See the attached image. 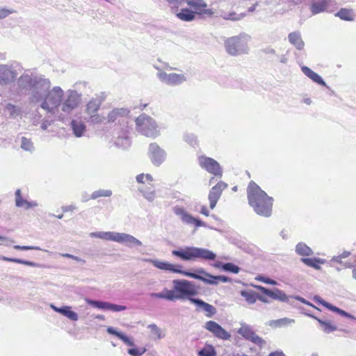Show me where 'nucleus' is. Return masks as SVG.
Returning a JSON list of instances; mask_svg holds the SVG:
<instances>
[{
    "instance_id": "obj_11",
    "label": "nucleus",
    "mask_w": 356,
    "mask_h": 356,
    "mask_svg": "<svg viewBox=\"0 0 356 356\" xmlns=\"http://www.w3.org/2000/svg\"><path fill=\"white\" fill-rule=\"evenodd\" d=\"M147 155L154 165L159 166L165 160L167 154L156 143H151L148 147Z\"/></svg>"
},
{
    "instance_id": "obj_2",
    "label": "nucleus",
    "mask_w": 356,
    "mask_h": 356,
    "mask_svg": "<svg viewBox=\"0 0 356 356\" xmlns=\"http://www.w3.org/2000/svg\"><path fill=\"white\" fill-rule=\"evenodd\" d=\"M247 193L248 203L257 214L264 217L271 216L273 203V197L268 196L254 181L250 182Z\"/></svg>"
},
{
    "instance_id": "obj_7",
    "label": "nucleus",
    "mask_w": 356,
    "mask_h": 356,
    "mask_svg": "<svg viewBox=\"0 0 356 356\" xmlns=\"http://www.w3.org/2000/svg\"><path fill=\"white\" fill-rule=\"evenodd\" d=\"M249 36L246 34H240L228 38L225 46L227 53L232 56H237L248 52V41Z\"/></svg>"
},
{
    "instance_id": "obj_17",
    "label": "nucleus",
    "mask_w": 356,
    "mask_h": 356,
    "mask_svg": "<svg viewBox=\"0 0 356 356\" xmlns=\"http://www.w3.org/2000/svg\"><path fill=\"white\" fill-rule=\"evenodd\" d=\"M106 94L100 92L92 97L86 104V113L88 115L95 113L98 111L101 104L106 100Z\"/></svg>"
},
{
    "instance_id": "obj_64",
    "label": "nucleus",
    "mask_w": 356,
    "mask_h": 356,
    "mask_svg": "<svg viewBox=\"0 0 356 356\" xmlns=\"http://www.w3.org/2000/svg\"><path fill=\"white\" fill-rule=\"evenodd\" d=\"M268 356H286L282 351H275L269 354Z\"/></svg>"
},
{
    "instance_id": "obj_31",
    "label": "nucleus",
    "mask_w": 356,
    "mask_h": 356,
    "mask_svg": "<svg viewBox=\"0 0 356 356\" xmlns=\"http://www.w3.org/2000/svg\"><path fill=\"white\" fill-rule=\"evenodd\" d=\"M294 319L282 318L277 320H272L268 323V325L272 327H281L293 323Z\"/></svg>"
},
{
    "instance_id": "obj_24",
    "label": "nucleus",
    "mask_w": 356,
    "mask_h": 356,
    "mask_svg": "<svg viewBox=\"0 0 356 356\" xmlns=\"http://www.w3.org/2000/svg\"><path fill=\"white\" fill-rule=\"evenodd\" d=\"M301 70L304 74L309 77V79H311L314 82L323 86H327L325 82L321 77V76H319L317 73L312 71L308 67L302 66Z\"/></svg>"
},
{
    "instance_id": "obj_62",
    "label": "nucleus",
    "mask_w": 356,
    "mask_h": 356,
    "mask_svg": "<svg viewBox=\"0 0 356 356\" xmlns=\"http://www.w3.org/2000/svg\"><path fill=\"white\" fill-rule=\"evenodd\" d=\"M325 304H326V305H325V307L326 308L329 309L330 310H331V311H332V312H336V313H337V312H339V308H338V307H335V306H334V305H331V304H330V303H329V302H327V303H325Z\"/></svg>"
},
{
    "instance_id": "obj_1",
    "label": "nucleus",
    "mask_w": 356,
    "mask_h": 356,
    "mask_svg": "<svg viewBox=\"0 0 356 356\" xmlns=\"http://www.w3.org/2000/svg\"><path fill=\"white\" fill-rule=\"evenodd\" d=\"M18 86L29 91L31 103L60 119L70 115L81 102V94L75 90H68L65 94L60 86L50 89L51 81L42 74L24 73L18 79Z\"/></svg>"
},
{
    "instance_id": "obj_60",
    "label": "nucleus",
    "mask_w": 356,
    "mask_h": 356,
    "mask_svg": "<svg viewBox=\"0 0 356 356\" xmlns=\"http://www.w3.org/2000/svg\"><path fill=\"white\" fill-rule=\"evenodd\" d=\"M76 206L72 205V204L64 206L62 207V210L63 212L73 211L74 210H76Z\"/></svg>"
},
{
    "instance_id": "obj_42",
    "label": "nucleus",
    "mask_w": 356,
    "mask_h": 356,
    "mask_svg": "<svg viewBox=\"0 0 356 356\" xmlns=\"http://www.w3.org/2000/svg\"><path fill=\"white\" fill-rule=\"evenodd\" d=\"M151 334L154 339H160L164 337L161 329L156 324H150L147 326Z\"/></svg>"
},
{
    "instance_id": "obj_23",
    "label": "nucleus",
    "mask_w": 356,
    "mask_h": 356,
    "mask_svg": "<svg viewBox=\"0 0 356 356\" xmlns=\"http://www.w3.org/2000/svg\"><path fill=\"white\" fill-rule=\"evenodd\" d=\"M129 110L124 108H115L110 111L107 115V120L108 122H113L120 118L128 115Z\"/></svg>"
},
{
    "instance_id": "obj_41",
    "label": "nucleus",
    "mask_w": 356,
    "mask_h": 356,
    "mask_svg": "<svg viewBox=\"0 0 356 356\" xmlns=\"http://www.w3.org/2000/svg\"><path fill=\"white\" fill-rule=\"evenodd\" d=\"M290 298H292V296H288L284 291L278 289H274V293L272 296L273 299L278 300L284 302H288L289 301Z\"/></svg>"
},
{
    "instance_id": "obj_32",
    "label": "nucleus",
    "mask_w": 356,
    "mask_h": 356,
    "mask_svg": "<svg viewBox=\"0 0 356 356\" xmlns=\"http://www.w3.org/2000/svg\"><path fill=\"white\" fill-rule=\"evenodd\" d=\"M1 259L3 261L15 262V263L21 264H24V265L31 266V267H40L41 266V265L38 263L29 261H26V260H23V259H20L10 258V257H4V256L1 257Z\"/></svg>"
},
{
    "instance_id": "obj_56",
    "label": "nucleus",
    "mask_w": 356,
    "mask_h": 356,
    "mask_svg": "<svg viewBox=\"0 0 356 356\" xmlns=\"http://www.w3.org/2000/svg\"><path fill=\"white\" fill-rule=\"evenodd\" d=\"M120 339H121L124 343L129 346H133L134 345L133 341L127 335L124 334L123 333L121 334V335L119 337Z\"/></svg>"
},
{
    "instance_id": "obj_61",
    "label": "nucleus",
    "mask_w": 356,
    "mask_h": 356,
    "mask_svg": "<svg viewBox=\"0 0 356 356\" xmlns=\"http://www.w3.org/2000/svg\"><path fill=\"white\" fill-rule=\"evenodd\" d=\"M337 314H340L342 316H346V317H348L351 319H355V317L353 315L347 313L346 311L341 309H339V312H337Z\"/></svg>"
},
{
    "instance_id": "obj_30",
    "label": "nucleus",
    "mask_w": 356,
    "mask_h": 356,
    "mask_svg": "<svg viewBox=\"0 0 356 356\" xmlns=\"http://www.w3.org/2000/svg\"><path fill=\"white\" fill-rule=\"evenodd\" d=\"M177 17L182 21L191 22L195 19V12L188 8H183L177 13Z\"/></svg>"
},
{
    "instance_id": "obj_47",
    "label": "nucleus",
    "mask_w": 356,
    "mask_h": 356,
    "mask_svg": "<svg viewBox=\"0 0 356 356\" xmlns=\"http://www.w3.org/2000/svg\"><path fill=\"white\" fill-rule=\"evenodd\" d=\"M90 118L88 119V122L92 124H102L105 118L99 114H97V113L89 115Z\"/></svg>"
},
{
    "instance_id": "obj_10",
    "label": "nucleus",
    "mask_w": 356,
    "mask_h": 356,
    "mask_svg": "<svg viewBox=\"0 0 356 356\" xmlns=\"http://www.w3.org/2000/svg\"><path fill=\"white\" fill-rule=\"evenodd\" d=\"M200 166L213 175L214 176L221 177L222 175V170L220 164L213 159L206 156H200L198 157Z\"/></svg>"
},
{
    "instance_id": "obj_28",
    "label": "nucleus",
    "mask_w": 356,
    "mask_h": 356,
    "mask_svg": "<svg viewBox=\"0 0 356 356\" xmlns=\"http://www.w3.org/2000/svg\"><path fill=\"white\" fill-rule=\"evenodd\" d=\"M301 261L304 263L305 265L312 267L316 270H320V264H323L325 263V261L323 259L316 257L302 258Z\"/></svg>"
},
{
    "instance_id": "obj_63",
    "label": "nucleus",
    "mask_w": 356,
    "mask_h": 356,
    "mask_svg": "<svg viewBox=\"0 0 356 356\" xmlns=\"http://www.w3.org/2000/svg\"><path fill=\"white\" fill-rule=\"evenodd\" d=\"M50 307L51 309H53L55 312H58L59 314H63V311L65 309V306H63L62 307H56L55 305H54L52 304L50 305Z\"/></svg>"
},
{
    "instance_id": "obj_50",
    "label": "nucleus",
    "mask_w": 356,
    "mask_h": 356,
    "mask_svg": "<svg viewBox=\"0 0 356 356\" xmlns=\"http://www.w3.org/2000/svg\"><path fill=\"white\" fill-rule=\"evenodd\" d=\"M128 353L131 356H140L146 352L145 348H133L128 350Z\"/></svg>"
},
{
    "instance_id": "obj_29",
    "label": "nucleus",
    "mask_w": 356,
    "mask_h": 356,
    "mask_svg": "<svg viewBox=\"0 0 356 356\" xmlns=\"http://www.w3.org/2000/svg\"><path fill=\"white\" fill-rule=\"evenodd\" d=\"M296 252L302 257H307L313 254L314 252L311 248L305 243H298L296 246Z\"/></svg>"
},
{
    "instance_id": "obj_38",
    "label": "nucleus",
    "mask_w": 356,
    "mask_h": 356,
    "mask_svg": "<svg viewBox=\"0 0 356 356\" xmlns=\"http://www.w3.org/2000/svg\"><path fill=\"white\" fill-rule=\"evenodd\" d=\"M150 296L153 298H163L168 300L173 301L175 298L172 295V292L169 289H164L161 293H152Z\"/></svg>"
},
{
    "instance_id": "obj_6",
    "label": "nucleus",
    "mask_w": 356,
    "mask_h": 356,
    "mask_svg": "<svg viewBox=\"0 0 356 356\" xmlns=\"http://www.w3.org/2000/svg\"><path fill=\"white\" fill-rule=\"evenodd\" d=\"M173 289L170 290L175 300L188 298L197 294V290L193 282L186 280H174Z\"/></svg>"
},
{
    "instance_id": "obj_44",
    "label": "nucleus",
    "mask_w": 356,
    "mask_h": 356,
    "mask_svg": "<svg viewBox=\"0 0 356 356\" xmlns=\"http://www.w3.org/2000/svg\"><path fill=\"white\" fill-rule=\"evenodd\" d=\"M20 147L24 150L30 152H32L34 150L33 143L30 139L26 138V137L22 138Z\"/></svg>"
},
{
    "instance_id": "obj_15",
    "label": "nucleus",
    "mask_w": 356,
    "mask_h": 356,
    "mask_svg": "<svg viewBox=\"0 0 356 356\" xmlns=\"http://www.w3.org/2000/svg\"><path fill=\"white\" fill-rule=\"evenodd\" d=\"M200 275L199 280L204 282L206 284L217 285L220 282L227 283L230 281L228 277L225 275H212L207 273L203 268H199L196 270Z\"/></svg>"
},
{
    "instance_id": "obj_51",
    "label": "nucleus",
    "mask_w": 356,
    "mask_h": 356,
    "mask_svg": "<svg viewBox=\"0 0 356 356\" xmlns=\"http://www.w3.org/2000/svg\"><path fill=\"white\" fill-rule=\"evenodd\" d=\"M16 11L13 9H8L6 8L0 7V19H4L9 15L15 13Z\"/></svg>"
},
{
    "instance_id": "obj_12",
    "label": "nucleus",
    "mask_w": 356,
    "mask_h": 356,
    "mask_svg": "<svg viewBox=\"0 0 356 356\" xmlns=\"http://www.w3.org/2000/svg\"><path fill=\"white\" fill-rule=\"evenodd\" d=\"M237 332L245 339L250 341L260 347H263L266 344L265 340L259 337L250 325L245 323H241V327L238 330Z\"/></svg>"
},
{
    "instance_id": "obj_4",
    "label": "nucleus",
    "mask_w": 356,
    "mask_h": 356,
    "mask_svg": "<svg viewBox=\"0 0 356 356\" xmlns=\"http://www.w3.org/2000/svg\"><path fill=\"white\" fill-rule=\"evenodd\" d=\"M172 254L184 261H194L197 259L212 261L216 258V254L213 251L194 246H186L184 248L173 250Z\"/></svg>"
},
{
    "instance_id": "obj_49",
    "label": "nucleus",
    "mask_w": 356,
    "mask_h": 356,
    "mask_svg": "<svg viewBox=\"0 0 356 356\" xmlns=\"http://www.w3.org/2000/svg\"><path fill=\"white\" fill-rule=\"evenodd\" d=\"M184 140L191 146L195 147L197 145V138L193 134H186L184 136Z\"/></svg>"
},
{
    "instance_id": "obj_53",
    "label": "nucleus",
    "mask_w": 356,
    "mask_h": 356,
    "mask_svg": "<svg viewBox=\"0 0 356 356\" xmlns=\"http://www.w3.org/2000/svg\"><path fill=\"white\" fill-rule=\"evenodd\" d=\"M29 201L24 200L23 198H18V200H15V204L17 207H24L26 209H28Z\"/></svg>"
},
{
    "instance_id": "obj_55",
    "label": "nucleus",
    "mask_w": 356,
    "mask_h": 356,
    "mask_svg": "<svg viewBox=\"0 0 356 356\" xmlns=\"http://www.w3.org/2000/svg\"><path fill=\"white\" fill-rule=\"evenodd\" d=\"M127 309V307L124 305H119L111 303L110 310L115 312L124 311Z\"/></svg>"
},
{
    "instance_id": "obj_36",
    "label": "nucleus",
    "mask_w": 356,
    "mask_h": 356,
    "mask_svg": "<svg viewBox=\"0 0 356 356\" xmlns=\"http://www.w3.org/2000/svg\"><path fill=\"white\" fill-rule=\"evenodd\" d=\"M86 302L97 309H104V310H110L111 303L108 302L104 301H98V300H92L89 299H86Z\"/></svg>"
},
{
    "instance_id": "obj_9",
    "label": "nucleus",
    "mask_w": 356,
    "mask_h": 356,
    "mask_svg": "<svg viewBox=\"0 0 356 356\" xmlns=\"http://www.w3.org/2000/svg\"><path fill=\"white\" fill-rule=\"evenodd\" d=\"M154 67L157 70L156 76L161 82L168 86H175L180 85L186 81V78L182 74L165 72L161 67L154 65Z\"/></svg>"
},
{
    "instance_id": "obj_33",
    "label": "nucleus",
    "mask_w": 356,
    "mask_h": 356,
    "mask_svg": "<svg viewBox=\"0 0 356 356\" xmlns=\"http://www.w3.org/2000/svg\"><path fill=\"white\" fill-rule=\"evenodd\" d=\"M335 15L346 21H353L354 19L353 11L351 9L341 8Z\"/></svg>"
},
{
    "instance_id": "obj_54",
    "label": "nucleus",
    "mask_w": 356,
    "mask_h": 356,
    "mask_svg": "<svg viewBox=\"0 0 356 356\" xmlns=\"http://www.w3.org/2000/svg\"><path fill=\"white\" fill-rule=\"evenodd\" d=\"M62 257H66V258H70L71 259H74L78 262H80L81 264H85L86 263V261L79 257H76V256H74V255H72L71 254H69V253H64V254H61Z\"/></svg>"
},
{
    "instance_id": "obj_20",
    "label": "nucleus",
    "mask_w": 356,
    "mask_h": 356,
    "mask_svg": "<svg viewBox=\"0 0 356 356\" xmlns=\"http://www.w3.org/2000/svg\"><path fill=\"white\" fill-rule=\"evenodd\" d=\"M191 302L195 304L198 309H200L207 313V316L211 318L216 314V309L211 305L203 301L199 298H190Z\"/></svg>"
},
{
    "instance_id": "obj_25",
    "label": "nucleus",
    "mask_w": 356,
    "mask_h": 356,
    "mask_svg": "<svg viewBox=\"0 0 356 356\" xmlns=\"http://www.w3.org/2000/svg\"><path fill=\"white\" fill-rule=\"evenodd\" d=\"M307 315L316 319L319 323L323 331L327 334L332 332L337 329V326L329 320H323L309 314H307Z\"/></svg>"
},
{
    "instance_id": "obj_16",
    "label": "nucleus",
    "mask_w": 356,
    "mask_h": 356,
    "mask_svg": "<svg viewBox=\"0 0 356 356\" xmlns=\"http://www.w3.org/2000/svg\"><path fill=\"white\" fill-rule=\"evenodd\" d=\"M227 187V184L223 181H219L216 186L211 188L209 193V206L213 209L221 196L222 192Z\"/></svg>"
},
{
    "instance_id": "obj_58",
    "label": "nucleus",
    "mask_w": 356,
    "mask_h": 356,
    "mask_svg": "<svg viewBox=\"0 0 356 356\" xmlns=\"http://www.w3.org/2000/svg\"><path fill=\"white\" fill-rule=\"evenodd\" d=\"M107 332L110 334H113V335L118 337V338L120 337V336L122 334V332H118L116 329H115L113 327H108L107 328Z\"/></svg>"
},
{
    "instance_id": "obj_5",
    "label": "nucleus",
    "mask_w": 356,
    "mask_h": 356,
    "mask_svg": "<svg viewBox=\"0 0 356 356\" xmlns=\"http://www.w3.org/2000/svg\"><path fill=\"white\" fill-rule=\"evenodd\" d=\"M136 131L140 134L151 138H156L160 136V131L156 122L147 114H141L136 120Z\"/></svg>"
},
{
    "instance_id": "obj_48",
    "label": "nucleus",
    "mask_w": 356,
    "mask_h": 356,
    "mask_svg": "<svg viewBox=\"0 0 356 356\" xmlns=\"http://www.w3.org/2000/svg\"><path fill=\"white\" fill-rule=\"evenodd\" d=\"M245 15L244 13L237 14V13L233 12V13H229L228 14H225L223 15V18L225 19H229V20H232V21H238V20L242 19L245 17Z\"/></svg>"
},
{
    "instance_id": "obj_13",
    "label": "nucleus",
    "mask_w": 356,
    "mask_h": 356,
    "mask_svg": "<svg viewBox=\"0 0 356 356\" xmlns=\"http://www.w3.org/2000/svg\"><path fill=\"white\" fill-rule=\"evenodd\" d=\"M174 213L176 216H179L182 222L190 225H194L196 229L200 227H207V224L205 222L199 218L192 216L181 207H175Z\"/></svg>"
},
{
    "instance_id": "obj_22",
    "label": "nucleus",
    "mask_w": 356,
    "mask_h": 356,
    "mask_svg": "<svg viewBox=\"0 0 356 356\" xmlns=\"http://www.w3.org/2000/svg\"><path fill=\"white\" fill-rule=\"evenodd\" d=\"M70 127L72 130L74 135L80 138L84 135L86 131V126L83 122L78 120H73L70 122Z\"/></svg>"
},
{
    "instance_id": "obj_34",
    "label": "nucleus",
    "mask_w": 356,
    "mask_h": 356,
    "mask_svg": "<svg viewBox=\"0 0 356 356\" xmlns=\"http://www.w3.org/2000/svg\"><path fill=\"white\" fill-rule=\"evenodd\" d=\"M4 111L11 118H15L21 113V108L19 106L10 103L6 105Z\"/></svg>"
},
{
    "instance_id": "obj_43",
    "label": "nucleus",
    "mask_w": 356,
    "mask_h": 356,
    "mask_svg": "<svg viewBox=\"0 0 356 356\" xmlns=\"http://www.w3.org/2000/svg\"><path fill=\"white\" fill-rule=\"evenodd\" d=\"M138 191L147 201L153 202L154 200L156 197L154 190L145 189L140 187L138 188Z\"/></svg>"
},
{
    "instance_id": "obj_14",
    "label": "nucleus",
    "mask_w": 356,
    "mask_h": 356,
    "mask_svg": "<svg viewBox=\"0 0 356 356\" xmlns=\"http://www.w3.org/2000/svg\"><path fill=\"white\" fill-rule=\"evenodd\" d=\"M204 327L219 339L227 341L231 338V334L216 321H209L206 322Z\"/></svg>"
},
{
    "instance_id": "obj_40",
    "label": "nucleus",
    "mask_w": 356,
    "mask_h": 356,
    "mask_svg": "<svg viewBox=\"0 0 356 356\" xmlns=\"http://www.w3.org/2000/svg\"><path fill=\"white\" fill-rule=\"evenodd\" d=\"M113 194V192L111 190L109 189H99L95 191H94L91 195L90 199L92 200H96L99 197H111Z\"/></svg>"
},
{
    "instance_id": "obj_19",
    "label": "nucleus",
    "mask_w": 356,
    "mask_h": 356,
    "mask_svg": "<svg viewBox=\"0 0 356 356\" xmlns=\"http://www.w3.org/2000/svg\"><path fill=\"white\" fill-rule=\"evenodd\" d=\"M115 145L116 147L124 149L130 147L131 139L129 136V130L127 126L123 127L118 133V135L115 140Z\"/></svg>"
},
{
    "instance_id": "obj_59",
    "label": "nucleus",
    "mask_w": 356,
    "mask_h": 356,
    "mask_svg": "<svg viewBox=\"0 0 356 356\" xmlns=\"http://www.w3.org/2000/svg\"><path fill=\"white\" fill-rule=\"evenodd\" d=\"M259 280H261L264 283L268 284L275 285L277 284L276 281L271 280L270 278H268V277H261L259 278Z\"/></svg>"
},
{
    "instance_id": "obj_52",
    "label": "nucleus",
    "mask_w": 356,
    "mask_h": 356,
    "mask_svg": "<svg viewBox=\"0 0 356 356\" xmlns=\"http://www.w3.org/2000/svg\"><path fill=\"white\" fill-rule=\"evenodd\" d=\"M14 248L15 250H42V249L37 246H29V245H14Z\"/></svg>"
},
{
    "instance_id": "obj_45",
    "label": "nucleus",
    "mask_w": 356,
    "mask_h": 356,
    "mask_svg": "<svg viewBox=\"0 0 356 356\" xmlns=\"http://www.w3.org/2000/svg\"><path fill=\"white\" fill-rule=\"evenodd\" d=\"M62 315L73 321H76L79 319L78 314L74 311L71 310V307L69 306H65V309Z\"/></svg>"
},
{
    "instance_id": "obj_27",
    "label": "nucleus",
    "mask_w": 356,
    "mask_h": 356,
    "mask_svg": "<svg viewBox=\"0 0 356 356\" xmlns=\"http://www.w3.org/2000/svg\"><path fill=\"white\" fill-rule=\"evenodd\" d=\"M171 266L170 268V271L172 273H179L183 275L187 276L188 277H191L193 279L199 280L200 278V275L198 273H191L185 270H182L181 269V266L180 265H174L171 264Z\"/></svg>"
},
{
    "instance_id": "obj_39",
    "label": "nucleus",
    "mask_w": 356,
    "mask_h": 356,
    "mask_svg": "<svg viewBox=\"0 0 356 356\" xmlns=\"http://www.w3.org/2000/svg\"><path fill=\"white\" fill-rule=\"evenodd\" d=\"M216 351L213 345L206 344L199 352L198 356H216Z\"/></svg>"
},
{
    "instance_id": "obj_3",
    "label": "nucleus",
    "mask_w": 356,
    "mask_h": 356,
    "mask_svg": "<svg viewBox=\"0 0 356 356\" xmlns=\"http://www.w3.org/2000/svg\"><path fill=\"white\" fill-rule=\"evenodd\" d=\"M91 238H97L105 241L116 242L122 244L129 248H138L143 245V243L134 236L116 232H90Z\"/></svg>"
},
{
    "instance_id": "obj_37",
    "label": "nucleus",
    "mask_w": 356,
    "mask_h": 356,
    "mask_svg": "<svg viewBox=\"0 0 356 356\" xmlns=\"http://www.w3.org/2000/svg\"><path fill=\"white\" fill-rule=\"evenodd\" d=\"M241 295L245 298L247 302L250 305L255 303L258 298V294L253 291H242Z\"/></svg>"
},
{
    "instance_id": "obj_46",
    "label": "nucleus",
    "mask_w": 356,
    "mask_h": 356,
    "mask_svg": "<svg viewBox=\"0 0 356 356\" xmlns=\"http://www.w3.org/2000/svg\"><path fill=\"white\" fill-rule=\"evenodd\" d=\"M222 269L226 272H231L237 274L240 271V268L233 263H225L222 265Z\"/></svg>"
},
{
    "instance_id": "obj_18",
    "label": "nucleus",
    "mask_w": 356,
    "mask_h": 356,
    "mask_svg": "<svg viewBox=\"0 0 356 356\" xmlns=\"http://www.w3.org/2000/svg\"><path fill=\"white\" fill-rule=\"evenodd\" d=\"M187 4L195 10V13L207 16H211L213 14V10L207 8L204 0H188Z\"/></svg>"
},
{
    "instance_id": "obj_57",
    "label": "nucleus",
    "mask_w": 356,
    "mask_h": 356,
    "mask_svg": "<svg viewBox=\"0 0 356 356\" xmlns=\"http://www.w3.org/2000/svg\"><path fill=\"white\" fill-rule=\"evenodd\" d=\"M257 289L261 292L263 293L264 294L272 298V296L273 295V293H274V290L272 291L269 289H267V288H265L264 286H257Z\"/></svg>"
},
{
    "instance_id": "obj_21",
    "label": "nucleus",
    "mask_w": 356,
    "mask_h": 356,
    "mask_svg": "<svg viewBox=\"0 0 356 356\" xmlns=\"http://www.w3.org/2000/svg\"><path fill=\"white\" fill-rule=\"evenodd\" d=\"M289 42L298 50H302L305 47V42L302 39L299 31L290 33L288 35Z\"/></svg>"
},
{
    "instance_id": "obj_26",
    "label": "nucleus",
    "mask_w": 356,
    "mask_h": 356,
    "mask_svg": "<svg viewBox=\"0 0 356 356\" xmlns=\"http://www.w3.org/2000/svg\"><path fill=\"white\" fill-rule=\"evenodd\" d=\"M330 0H318L313 1L311 6V10L313 14H318L325 10Z\"/></svg>"
},
{
    "instance_id": "obj_35",
    "label": "nucleus",
    "mask_w": 356,
    "mask_h": 356,
    "mask_svg": "<svg viewBox=\"0 0 356 356\" xmlns=\"http://www.w3.org/2000/svg\"><path fill=\"white\" fill-rule=\"evenodd\" d=\"M147 261L150 262L154 267L163 270L170 271V268L171 266V264L167 261H163L157 259H146Z\"/></svg>"
},
{
    "instance_id": "obj_8",
    "label": "nucleus",
    "mask_w": 356,
    "mask_h": 356,
    "mask_svg": "<svg viewBox=\"0 0 356 356\" xmlns=\"http://www.w3.org/2000/svg\"><path fill=\"white\" fill-rule=\"evenodd\" d=\"M21 71L22 67L17 62L0 64V86H8L15 82Z\"/></svg>"
}]
</instances>
